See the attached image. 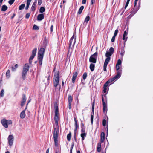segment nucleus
Returning a JSON list of instances; mask_svg holds the SVG:
<instances>
[{"label":"nucleus","instance_id":"17","mask_svg":"<svg viewBox=\"0 0 153 153\" xmlns=\"http://www.w3.org/2000/svg\"><path fill=\"white\" fill-rule=\"evenodd\" d=\"M77 75L78 73L76 71L73 73V76L72 78V82L73 83H74L75 82V80L76 78Z\"/></svg>","mask_w":153,"mask_h":153},{"label":"nucleus","instance_id":"27","mask_svg":"<svg viewBox=\"0 0 153 153\" xmlns=\"http://www.w3.org/2000/svg\"><path fill=\"white\" fill-rule=\"evenodd\" d=\"M86 134L85 132L82 133L81 134V137L82 138V141H83L84 140L85 138L86 137Z\"/></svg>","mask_w":153,"mask_h":153},{"label":"nucleus","instance_id":"45","mask_svg":"<svg viewBox=\"0 0 153 153\" xmlns=\"http://www.w3.org/2000/svg\"><path fill=\"white\" fill-rule=\"evenodd\" d=\"M106 120L105 119H104L103 120V121H102L103 126H105L106 125Z\"/></svg>","mask_w":153,"mask_h":153},{"label":"nucleus","instance_id":"7","mask_svg":"<svg viewBox=\"0 0 153 153\" xmlns=\"http://www.w3.org/2000/svg\"><path fill=\"white\" fill-rule=\"evenodd\" d=\"M54 109H55V117H54V120L55 122V124L56 125H58L59 121V112H58V106L56 105H54Z\"/></svg>","mask_w":153,"mask_h":153},{"label":"nucleus","instance_id":"9","mask_svg":"<svg viewBox=\"0 0 153 153\" xmlns=\"http://www.w3.org/2000/svg\"><path fill=\"white\" fill-rule=\"evenodd\" d=\"M1 122L2 125L6 128L8 127V125H10L12 123L11 120H7L5 119H3L1 120Z\"/></svg>","mask_w":153,"mask_h":153},{"label":"nucleus","instance_id":"62","mask_svg":"<svg viewBox=\"0 0 153 153\" xmlns=\"http://www.w3.org/2000/svg\"><path fill=\"white\" fill-rule=\"evenodd\" d=\"M128 4H129V3H128V2H126V5H125V9H126V8L128 6Z\"/></svg>","mask_w":153,"mask_h":153},{"label":"nucleus","instance_id":"31","mask_svg":"<svg viewBox=\"0 0 153 153\" xmlns=\"http://www.w3.org/2000/svg\"><path fill=\"white\" fill-rule=\"evenodd\" d=\"M73 97L71 95H69L68 97V103H71L73 101Z\"/></svg>","mask_w":153,"mask_h":153},{"label":"nucleus","instance_id":"42","mask_svg":"<svg viewBox=\"0 0 153 153\" xmlns=\"http://www.w3.org/2000/svg\"><path fill=\"white\" fill-rule=\"evenodd\" d=\"M33 29L34 30H37L39 29V27L36 25H34L33 26Z\"/></svg>","mask_w":153,"mask_h":153},{"label":"nucleus","instance_id":"51","mask_svg":"<svg viewBox=\"0 0 153 153\" xmlns=\"http://www.w3.org/2000/svg\"><path fill=\"white\" fill-rule=\"evenodd\" d=\"M94 116V115H91V124L92 125L93 124V121Z\"/></svg>","mask_w":153,"mask_h":153},{"label":"nucleus","instance_id":"55","mask_svg":"<svg viewBox=\"0 0 153 153\" xmlns=\"http://www.w3.org/2000/svg\"><path fill=\"white\" fill-rule=\"evenodd\" d=\"M42 3V0H38V4L39 5H41Z\"/></svg>","mask_w":153,"mask_h":153},{"label":"nucleus","instance_id":"53","mask_svg":"<svg viewBox=\"0 0 153 153\" xmlns=\"http://www.w3.org/2000/svg\"><path fill=\"white\" fill-rule=\"evenodd\" d=\"M105 140V138H103V137H101V140L100 141L101 143H103Z\"/></svg>","mask_w":153,"mask_h":153},{"label":"nucleus","instance_id":"34","mask_svg":"<svg viewBox=\"0 0 153 153\" xmlns=\"http://www.w3.org/2000/svg\"><path fill=\"white\" fill-rule=\"evenodd\" d=\"M71 137V133L70 132L67 135V138L68 141H70Z\"/></svg>","mask_w":153,"mask_h":153},{"label":"nucleus","instance_id":"52","mask_svg":"<svg viewBox=\"0 0 153 153\" xmlns=\"http://www.w3.org/2000/svg\"><path fill=\"white\" fill-rule=\"evenodd\" d=\"M76 134H74V138L76 142L77 141V139L76 137Z\"/></svg>","mask_w":153,"mask_h":153},{"label":"nucleus","instance_id":"60","mask_svg":"<svg viewBox=\"0 0 153 153\" xmlns=\"http://www.w3.org/2000/svg\"><path fill=\"white\" fill-rule=\"evenodd\" d=\"M68 108L70 109L71 108V103H68Z\"/></svg>","mask_w":153,"mask_h":153},{"label":"nucleus","instance_id":"33","mask_svg":"<svg viewBox=\"0 0 153 153\" xmlns=\"http://www.w3.org/2000/svg\"><path fill=\"white\" fill-rule=\"evenodd\" d=\"M90 16L88 15L86 17L85 19V21L84 22V23L85 22L86 23V25L88 23V22L89 21L90 19Z\"/></svg>","mask_w":153,"mask_h":153},{"label":"nucleus","instance_id":"56","mask_svg":"<svg viewBox=\"0 0 153 153\" xmlns=\"http://www.w3.org/2000/svg\"><path fill=\"white\" fill-rule=\"evenodd\" d=\"M53 25H52L50 27V31L51 32H52L53 31Z\"/></svg>","mask_w":153,"mask_h":153},{"label":"nucleus","instance_id":"44","mask_svg":"<svg viewBox=\"0 0 153 153\" xmlns=\"http://www.w3.org/2000/svg\"><path fill=\"white\" fill-rule=\"evenodd\" d=\"M122 63V61L121 60L119 59L118 60L117 63L116 64V65H121Z\"/></svg>","mask_w":153,"mask_h":153},{"label":"nucleus","instance_id":"14","mask_svg":"<svg viewBox=\"0 0 153 153\" xmlns=\"http://www.w3.org/2000/svg\"><path fill=\"white\" fill-rule=\"evenodd\" d=\"M74 34L72 37L71 38L69 41V49L71 48L72 42H73V46H74L76 42V37L74 39Z\"/></svg>","mask_w":153,"mask_h":153},{"label":"nucleus","instance_id":"20","mask_svg":"<svg viewBox=\"0 0 153 153\" xmlns=\"http://www.w3.org/2000/svg\"><path fill=\"white\" fill-rule=\"evenodd\" d=\"M25 116V110H23L20 114V117L22 119L24 118Z\"/></svg>","mask_w":153,"mask_h":153},{"label":"nucleus","instance_id":"21","mask_svg":"<svg viewBox=\"0 0 153 153\" xmlns=\"http://www.w3.org/2000/svg\"><path fill=\"white\" fill-rule=\"evenodd\" d=\"M36 1L34 2L33 3L32 7H31V10L32 11H34L36 10Z\"/></svg>","mask_w":153,"mask_h":153},{"label":"nucleus","instance_id":"41","mask_svg":"<svg viewBox=\"0 0 153 153\" xmlns=\"http://www.w3.org/2000/svg\"><path fill=\"white\" fill-rule=\"evenodd\" d=\"M74 142H72L71 144V147L70 148V153H72V149L74 147Z\"/></svg>","mask_w":153,"mask_h":153},{"label":"nucleus","instance_id":"15","mask_svg":"<svg viewBox=\"0 0 153 153\" xmlns=\"http://www.w3.org/2000/svg\"><path fill=\"white\" fill-rule=\"evenodd\" d=\"M59 134V129L58 128H54L53 131V138L54 139H58Z\"/></svg>","mask_w":153,"mask_h":153},{"label":"nucleus","instance_id":"23","mask_svg":"<svg viewBox=\"0 0 153 153\" xmlns=\"http://www.w3.org/2000/svg\"><path fill=\"white\" fill-rule=\"evenodd\" d=\"M95 102V99H94L93 102L92 103V112L91 114V115H94V104Z\"/></svg>","mask_w":153,"mask_h":153},{"label":"nucleus","instance_id":"10","mask_svg":"<svg viewBox=\"0 0 153 153\" xmlns=\"http://www.w3.org/2000/svg\"><path fill=\"white\" fill-rule=\"evenodd\" d=\"M37 51V49L36 48L33 49L32 51V55L30 56L29 59V63L30 64H31L32 60L35 56Z\"/></svg>","mask_w":153,"mask_h":153},{"label":"nucleus","instance_id":"29","mask_svg":"<svg viewBox=\"0 0 153 153\" xmlns=\"http://www.w3.org/2000/svg\"><path fill=\"white\" fill-rule=\"evenodd\" d=\"M110 60V57H107L105 59L104 64L107 65Z\"/></svg>","mask_w":153,"mask_h":153},{"label":"nucleus","instance_id":"48","mask_svg":"<svg viewBox=\"0 0 153 153\" xmlns=\"http://www.w3.org/2000/svg\"><path fill=\"white\" fill-rule=\"evenodd\" d=\"M30 13H27L25 15V18L26 19H28L30 16Z\"/></svg>","mask_w":153,"mask_h":153},{"label":"nucleus","instance_id":"26","mask_svg":"<svg viewBox=\"0 0 153 153\" xmlns=\"http://www.w3.org/2000/svg\"><path fill=\"white\" fill-rule=\"evenodd\" d=\"M32 0H27V5L25 7V9L26 10H27L28 9L29 6L30 4V3L31 1Z\"/></svg>","mask_w":153,"mask_h":153},{"label":"nucleus","instance_id":"13","mask_svg":"<svg viewBox=\"0 0 153 153\" xmlns=\"http://www.w3.org/2000/svg\"><path fill=\"white\" fill-rule=\"evenodd\" d=\"M128 30H126L124 31L123 37V40L124 41L123 48L125 46V42H126L127 40L128 37L127 36L128 35Z\"/></svg>","mask_w":153,"mask_h":153},{"label":"nucleus","instance_id":"61","mask_svg":"<svg viewBox=\"0 0 153 153\" xmlns=\"http://www.w3.org/2000/svg\"><path fill=\"white\" fill-rule=\"evenodd\" d=\"M78 128H75L74 130V134H76L77 132V130Z\"/></svg>","mask_w":153,"mask_h":153},{"label":"nucleus","instance_id":"46","mask_svg":"<svg viewBox=\"0 0 153 153\" xmlns=\"http://www.w3.org/2000/svg\"><path fill=\"white\" fill-rule=\"evenodd\" d=\"M15 0H9L8 1V3L10 5H11L14 3Z\"/></svg>","mask_w":153,"mask_h":153},{"label":"nucleus","instance_id":"30","mask_svg":"<svg viewBox=\"0 0 153 153\" xmlns=\"http://www.w3.org/2000/svg\"><path fill=\"white\" fill-rule=\"evenodd\" d=\"M74 120L75 122L74 126H75V128H78V126L77 121L76 118L75 117L74 118Z\"/></svg>","mask_w":153,"mask_h":153},{"label":"nucleus","instance_id":"32","mask_svg":"<svg viewBox=\"0 0 153 153\" xmlns=\"http://www.w3.org/2000/svg\"><path fill=\"white\" fill-rule=\"evenodd\" d=\"M6 75L7 77V78H8L10 77V70H8L7 71V72H6Z\"/></svg>","mask_w":153,"mask_h":153},{"label":"nucleus","instance_id":"11","mask_svg":"<svg viewBox=\"0 0 153 153\" xmlns=\"http://www.w3.org/2000/svg\"><path fill=\"white\" fill-rule=\"evenodd\" d=\"M102 102L103 106V111L105 113V111L107 112V102L104 101V98L103 97V95H102Z\"/></svg>","mask_w":153,"mask_h":153},{"label":"nucleus","instance_id":"35","mask_svg":"<svg viewBox=\"0 0 153 153\" xmlns=\"http://www.w3.org/2000/svg\"><path fill=\"white\" fill-rule=\"evenodd\" d=\"M18 65L17 64H16L14 67H12V71H15L16 70V68H17L18 67Z\"/></svg>","mask_w":153,"mask_h":153},{"label":"nucleus","instance_id":"47","mask_svg":"<svg viewBox=\"0 0 153 153\" xmlns=\"http://www.w3.org/2000/svg\"><path fill=\"white\" fill-rule=\"evenodd\" d=\"M107 65L105 64H104L103 65V71H107L106 68Z\"/></svg>","mask_w":153,"mask_h":153},{"label":"nucleus","instance_id":"49","mask_svg":"<svg viewBox=\"0 0 153 153\" xmlns=\"http://www.w3.org/2000/svg\"><path fill=\"white\" fill-rule=\"evenodd\" d=\"M118 29L114 31V36H116L118 33Z\"/></svg>","mask_w":153,"mask_h":153},{"label":"nucleus","instance_id":"3","mask_svg":"<svg viewBox=\"0 0 153 153\" xmlns=\"http://www.w3.org/2000/svg\"><path fill=\"white\" fill-rule=\"evenodd\" d=\"M120 65H116V68L117 71V74L113 78L111 79V80H116L118 79L120 77L122 74V70H120Z\"/></svg>","mask_w":153,"mask_h":153},{"label":"nucleus","instance_id":"37","mask_svg":"<svg viewBox=\"0 0 153 153\" xmlns=\"http://www.w3.org/2000/svg\"><path fill=\"white\" fill-rule=\"evenodd\" d=\"M25 7V4H22L20 5L19 7V10H21L23 9Z\"/></svg>","mask_w":153,"mask_h":153},{"label":"nucleus","instance_id":"16","mask_svg":"<svg viewBox=\"0 0 153 153\" xmlns=\"http://www.w3.org/2000/svg\"><path fill=\"white\" fill-rule=\"evenodd\" d=\"M14 138L12 135H10L9 136L7 139L9 145L11 146L13 145V143Z\"/></svg>","mask_w":153,"mask_h":153},{"label":"nucleus","instance_id":"64","mask_svg":"<svg viewBox=\"0 0 153 153\" xmlns=\"http://www.w3.org/2000/svg\"><path fill=\"white\" fill-rule=\"evenodd\" d=\"M128 4H129V3H128V2H126V5H125V9H126V8L128 6Z\"/></svg>","mask_w":153,"mask_h":153},{"label":"nucleus","instance_id":"54","mask_svg":"<svg viewBox=\"0 0 153 153\" xmlns=\"http://www.w3.org/2000/svg\"><path fill=\"white\" fill-rule=\"evenodd\" d=\"M115 37V36H114L112 37L111 39V41L112 42H113L114 41Z\"/></svg>","mask_w":153,"mask_h":153},{"label":"nucleus","instance_id":"50","mask_svg":"<svg viewBox=\"0 0 153 153\" xmlns=\"http://www.w3.org/2000/svg\"><path fill=\"white\" fill-rule=\"evenodd\" d=\"M101 137L105 138V134L104 132H102L101 134Z\"/></svg>","mask_w":153,"mask_h":153},{"label":"nucleus","instance_id":"8","mask_svg":"<svg viewBox=\"0 0 153 153\" xmlns=\"http://www.w3.org/2000/svg\"><path fill=\"white\" fill-rule=\"evenodd\" d=\"M97 56L98 53L97 52H95L93 54L91 55L89 58L90 62L95 63L96 62Z\"/></svg>","mask_w":153,"mask_h":153},{"label":"nucleus","instance_id":"58","mask_svg":"<svg viewBox=\"0 0 153 153\" xmlns=\"http://www.w3.org/2000/svg\"><path fill=\"white\" fill-rule=\"evenodd\" d=\"M95 2V0H91V3L92 5Z\"/></svg>","mask_w":153,"mask_h":153},{"label":"nucleus","instance_id":"6","mask_svg":"<svg viewBox=\"0 0 153 153\" xmlns=\"http://www.w3.org/2000/svg\"><path fill=\"white\" fill-rule=\"evenodd\" d=\"M114 80H113L112 81V80H111V79H109V80L107 81L104 84L103 86V92L104 93H106L105 95H104L103 94H102L103 95V97L104 96V97H105V98H106V94L107 93V91H108V88H107V87L109 85V83H110V82H114Z\"/></svg>","mask_w":153,"mask_h":153},{"label":"nucleus","instance_id":"22","mask_svg":"<svg viewBox=\"0 0 153 153\" xmlns=\"http://www.w3.org/2000/svg\"><path fill=\"white\" fill-rule=\"evenodd\" d=\"M97 145V151L98 152H100L101 151V143H99Z\"/></svg>","mask_w":153,"mask_h":153},{"label":"nucleus","instance_id":"12","mask_svg":"<svg viewBox=\"0 0 153 153\" xmlns=\"http://www.w3.org/2000/svg\"><path fill=\"white\" fill-rule=\"evenodd\" d=\"M114 52V49L112 47H111L109 49V51H106L105 53V56L106 57H110L113 54Z\"/></svg>","mask_w":153,"mask_h":153},{"label":"nucleus","instance_id":"59","mask_svg":"<svg viewBox=\"0 0 153 153\" xmlns=\"http://www.w3.org/2000/svg\"><path fill=\"white\" fill-rule=\"evenodd\" d=\"M86 0H82V3L83 4H86Z\"/></svg>","mask_w":153,"mask_h":153},{"label":"nucleus","instance_id":"43","mask_svg":"<svg viewBox=\"0 0 153 153\" xmlns=\"http://www.w3.org/2000/svg\"><path fill=\"white\" fill-rule=\"evenodd\" d=\"M87 76V74L86 72L84 73L83 75V79L84 80L85 79Z\"/></svg>","mask_w":153,"mask_h":153},{"label":"nucleus","instance_id":"63","mask_svg":"<svg viewBox=\"0 0 153 153\" xmlns=\"http://www.w3.org/2000/svg\"><path fill=\"white\" fill-rule=\"evenodd\" d=\"M128 4H129V3H128V2H126V5H125V9H126V8L128 6Z\"/></svg>","mask_w":153,"mask_h":153},{"label":"nucleus","instance_id":"2","mask_svg":"<svg viewBox=\"0 0 153 153\" xmlns=\"http://www.w3.org/2000/svg\"><path fill=\"white\" fill-rule=\"evenodd\" d=\"M59 72L57 71L55 73L54 76L53 78V86L54 90L56 91V90L57 87L59 85Z\"/></svg>","mask_w":153,"mask_h":153},{"label":"nucleus","instance_id":"36","mask_svg":"<svg viewBox=\"0 0 153 153\" xmlns=\"http://www.w3.org/2000/svg\"><path fill=\"white\" fill-rule=\"evenodd\" d=\"M45 11V9L44 7H41L39 9V12L42 13Z\"/></svg>","mask_w":153,"mask_h":153},{"label":"nucleus","instance_id":"40","mask_svg":"<svg viewBox=\"0 0 153 153\" xmlns=\"http://www.w3.org/2000/svg\"><path fill=\"white\" fill-rule=\"evenodd\" d=\"M55 143V144L56 146H58V139H54Z\"/></svg>","mask_w":153,"mask_h":153},{"label":"nucleus","instance_id":"25","mask_svg":"<svg viewBox=\"0 0 153 153\" xmlns=\"http://www.w3.org/2000/svg\"><path fill=\"white\" fill-rule=\"evenodd\" d=\"M7 7L5 5H4L2 6L1 11H6L7 9Z\"/></svg>","mask_w":153,"mask_h":153},{"label":"nucleus","instance_id":"57","mask_svg":"<svg viewBox=\"0 0 153 153\" xmlns=\"http://www.w3.org/2000/svg\"><path fill=\"white\" fill-rule=\"evenodd\" d=\"M81 132L82 133L85 132V129L84 128H82L81 130Z\"/></svg>","mask_w":153,"mask_h":153},{"label":"nucleus","instance_id":"38","mask_svg":"<svg viewBox=\"0 0 153 153\" xmlns=\"http://www.w3.org/2000/svg\"><path fill=\"white\" fill-rule=\"evenodd\" d=\"M4 90L3 89H2L0 92V96L1 97H3L4 96Z\"/></svg>","mask_w":153,"mask_h":153},{"label":"nucleus","instance_id":"5","mask_svg":"<svg viewBox=\"0 0 153 153\" xmlns=\"http://www.w3.org/2000/svg\"><path fill=\"white\" fill-rule=\"evenodd\" d=\"M138 0H135L134 1V7L133 10L131 12V14L132 15H134L138 10L140 8V0H139V2L137 4V2Z\"/></svg>","mask_w":153,"mask_h":153},{"label":"nucleus","instance_id":"19","mask_svg":"<svg viewBox=\"0 0 153 153\" xmlns=\"http://www.w3.org/2000/svg\"><path fill=\"white\" fill-rule=\"evenodd\" d=\"M44 18V15L41 13L39 14L37 16V20L38 21H41Z\"/></svg>","mask_w":153,"mask_h":153},{"label":"nucleus","instance_id":"18","mask_svg":"<svg viewBox=\"0 0 153 153\" xmlns=\"http://www.w3.org/2000/svg\"><path fill=\"white\" fill-rule=\"evenodd\" d=\"M26 98L25 95L24 94H23L22 95V101L21 102V106H23L25 104V103L26 102Z\"/></svg>","mask_w":153,"mask_h":153},{"label":"nucleus","instance_id":"24","mask_svg":"<svg viewBox=\"0 0 153 153\" xmlns=\"http://www.w3.org/2000/svg\"><path fill=\"white\" fill-rule=\"evenodd\" d=\"M90 68L91 70L93 71L94 70L95 68V65L93 63H91L90 65Z\"/></svg>","mask_w":153,"mask_h":153},{"label":"nucleus","instance_id":"28","mask_svg":"<svg viewBox=\"0 0 153 153\" xmlns=\"http://www.w3.org/2000/svg\"><path fill=\"white\" fill-rule=\"evenodd\" d=\"M84 8V7L83 6H81L79 8V11H78L77 14H81L82 12V11L83 10Z\"/></svg>","mask_w":153,"mask_h":153},{"label":"nucleus","instance_id":"39","mask_svg":"<svg viewBox=\"0 0 153 153\" xmlns=\"http://www.w3.org/2000/svg\"><path fill=\"white\" fill-rule=\"evenodd\" d=\"M125 53V51L124 49H123L121 50V52H120V55H121L122 57H123V56L124 55Z\"/></svg>","mask_w":153,"mask_h":153},{"label":"nucleus","instance_id":"4","mask_svg":"<svg viewBox=\"0 0 153 153\" xmlns=\"http://www.w3.org/2000/svg\"><path fill=\"white\" fill-rule=\"evenodd\" d=\"M29 66L28 64L25 65L22 73V78L23 80L25 79L27 72L29 71Z\"/></svg>","mask_w":153,"mask_h":153},{"label":"nucleus","instance_id":"1","mask_svg":"<svg viewBox=\"0 0 153 153\" xmlns=\"http://www.w3.org/2000/svg\"><path fill=\"white\" fill-rule=\"evenodd\" d=\"M47 40L46 38H45L43 40V46L44 48H41L38 53V59L39 60V63L41 65L42 64V59L45 52V48L47 46Z\"/></svg>","mask_w":153,"mask_h":153}]
</instances>
